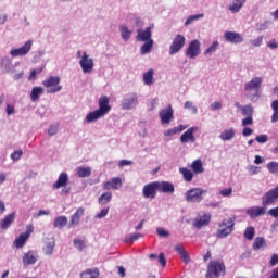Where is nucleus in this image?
Instances as JSON below:
<instances>
[{
	"mask_svg": "<svg viewBox=\"0 0 278 278\" xmlns=\"http://www.w3.org/2000/svg\"><path fill=\"white\" fill-rule=\"evenodd\" d=\"M236 227V218L223 219L218 224V229L216 231V238H227V236H231L233 233V229Z\"/></svg>",
	"mask_w": 278,
	"mask_h": 278,
	"instance_id": "obj_1",
	"label": "nucleus"
},
{
	"mask_svg": "<svg viewBox=\"0 0 278 278\" xmlns=\"http://www.w3.org/2000/svg\"><path fill=\"white\" fill-rule=\"evenodd\" d=\"M227 268L223 261H211L207 267L206 278H218L225 275Z\"/></svg>",
	"mask_w": 278,
	"mask_h": 278,
	"instance_id": "obj_2",
	"label": "nucleus"
},
{
	"mask_svg": "<svg viewBox=\"0 0 278 278\" xmlns=\"http://www.w3.org/2000/svg\"><path fill=\"white\" fill-rule=\"evenodd\" d=\"M42 86L47 88V92L50 94H55V92H60L62 90V86L60 85V76H51L42 81Z\"/></svg>",
	"mask_w": 278,
	"mask_h": 278,
	"instance_id": "obj_3",
	"label": "nucleus"
},
{
	"mask_svg": "<svg viewBox=\"0 0 278 278\" xmlns=\"http://www.w3.org/2000/svg\"><path fill=\"white\" fill-rule=\"evenodd\" d=\"M205 192L206 191L201 188H192L185 193V199L188 203H201Z\"/></svg>",
	"mask_w": 278,
	"mask_h": 278,
	"instance_id": "obj_4",
	"label": "nucleus"
},
{
	"mask_svg": "<svg viewBox=\"0 0 278 278\" xmlns=\"http://www.w3.org/2000/svg\"><path fill=\"white\" fill-rule=\"evenodd\" d=\"M186 47V37L184 35H176L169 47V55H175L179 53Z\"/></svg>",
	"mask_w": 278,
	"mask_h": 278,
	"instance_id": "obj_5",
	"label": "nucleus"
},
{
	"mask_svg": "<svg viewBox=\"0 0 278 278\" xmlns=\"http://www.w3.org/2000/svg\"><path fill=\"white\" fill-rule=\"evenodd\" d=\"M277 199H278V185L275 188L269 189L267 192H265V194L262 197V205L264 207H268V205H273V203H275Z\"/></svg>",
	"mask_w": 278,
	"mask_h": 278,
	"instance_id": "obj_6",
	"label": "nucleus"
},
{
	"mask_svg": "<svg viewBox=\"0 0 278 278\" xmlns=\"http://www.w3.org/2000/svg\"><path fill=\"white\" fill-rule=\"evenodd\" d=\"M201 54V42L198 39L192 40L186 51L187 58L194 60L198 55Z\"/></svg>",
	"mask_w": 278,
	"mask_h": 278,
	"instance_id": "obj_7",
	"label": "nucleus"
},
{
	"mask_svg": "<svg viewBox=\"0 0 278 278\" xmlns=\"http://www.w3.org/2000/svg\"><path fill=\"white\" fill-rule=\"evenodd\" d=\"M212 220V214L203 213L202 215H198L193 220V227L195 229H203V227H207Z\"/></svg>",
	"mask_w": 278,
	"mask_h": 278,
	"instance_id": "obj_8",
	"label": "nucleus"
},
{
	"mask_svg": "<svg viewBox=\"0 0 278 278\" xmlns=\"http://www.w3.org/2000/svg\"><path fill=\"white\" fill-rule=\"evenodd\" d=\"M79 64L83 73H91L94 68V60L90 59V55L86 52L83 53Z\"/></svg>",
	"mask_w": 278,
	"mask_h": 278,
	"instance_id": "obj_9",
	"label": "nucleus"
},
{
	"mask_svg": "<svg viewBox=\"0 0 278 278\" xmlns=\"http://www.w3.org/2000/svg\"><path fill=\"white\" fill-rule=\"evenodd\" d=\"M33 45H34V41L28 40L21 48L11 50L10 54L12 55V58H21L23 55H27V53L31 51Z\"/></svg>",
	"mask_w": 278,
	"mask_h": 278,
	"instance_id": "obj_10",
	"label": "nucleus"
},
{
	"mask_svg": "<svg viewBox=\"0 0 278 278\" xmlns=\"http://www.w3.org/2000/svg\"><path fill=\"white\" fill-rule=\"evenodd\" d=\"M144 199H155L157 197V181L150 182L143 187Z\"/></svg>",
	"mask_w": 278,
	"mask_h": 278,
	"instance_id": "obj_11",
	"label": "nucleus"
},
{
	"mask_svg": "<svg viewBox=\"0 0 278 278\" xmlns=\"http://www.w3.org/2000/svg\"><path fill=\"white\" fill-rule=\"evenodd\" d=\"M138 105V94L130 93L123 100L122 110H134Z\"/></svg>",
	"mask_w": 278,
	"mask_h": 278,
	"instance_id": "obj_12",
	"label": "nucleus"
},
{
	"mask_svg": "<svg viewBox=\"0 0 278 278\" xmlns=\"http://www.w3.org/2000/svg\"><path fill=\"white\" fill-rule=\"evenodd\" d=\"M162 125H169L174 118L173 106H168L159 112Z\"/></svg>",
	"mask_w": 278,
	"mask_h": 278,
	"instance_id": "obj_13",
	"label": "nucleus"
},
{
	"mask_svg": "<svg viewBox=\"0 0 278 278\" xmlns=\"http://www.w3.org/2000/svg\"><path fill=\"white\" fill-rule=\"evenodd\" d=\"M98 105V112H100L104 116L106 114H110V110H112V106L110 105V98H108V96H101L99 98Z\"/></svg>",
	"mask_w": 278,
	"mask_h": 278,
	"instance_id": "obj_14",
	"label": "nucleus"
},
{
	"mask_svg": "<svg viewBox=\"0 0 278 278\" xmlns=\"http://www.w3.org/2000/svg\"><path fill=\"white\" fill-rule=\"evenodd\" d=\"M199 128L197 127H190L189 129H187L181 136H180V142L182 144H187V142H197V138H194V132L198 130Z\"/></svg>",
	"mask_w": 278,
	"mask_h": 278,
	"instance_id": "obj_15",
	"label": "nucleus"
},
{
	"mask_svg": "<svg viewBox=\"0 0 278 278\" xmlns=\"http://www.w3.org/2000/svg\"><path fill=\"white\" fill-rule=\"evenodd\" d=\"M260 88H262V77H255L244 85L245 92H251V90L260 92Z\"/></svg>",
	"mask_w": 278,
	"mask_h": 278,
	"instance_id": "obj_16",
	"label": "nucleus"
},
{
	"mask_svg": "<svg viewBox=\"0 0 278 278\" xmlns=\"http://www.w3.org/2000/svg\"><path fill=\"white\" fill-rule=\"evenodd\" d=\"M118 188H123L121 177H113L110 181L103 184V190H118Z\"/></svg>",
	"mask_w": 278,
	"mask_h": 278,
	"instance_id": "obj_17",
	"label": "nucleus"
},
{
	"mask_svg": "<svg viewBox=\"0 0 278 278\" xmlns=\"http://www.w3.org/2000/svg\"><path fill=\"white\" fill-rule=\"evenodd\" d=\"M224 38L232 45H240V42L244 41V37L240 33L235 31H226Z\"/></svg>",
	"mask_w": 278,
	"mask_h": 278,
	"instance_id": "obj_18",
	"label": "nucleus"
},
{
	"mask_svg": "<svg viewBox=\"0 0 278 278\" xmlns=\"http://www.w3.org/2000/svg\"><path fill=\"white\" fill-rule=\"evenodd\" d=\"M156 187L159 192H163L165 194H173L175 192V185L168 181H156Z\"/></svg>",
	"mask_w": 278,
	"mask_h": 278,
	"instance_id": "obj_19",
	"label": "nucleus"
},
{
	"mask_svg": "<svg viewBox=\"0 0 278 278\" xmlns=\"http://www.w3.org/2000/svg\"><path fill=\"white\" fill-rule=\"evenodd\" d=\"M245 214H248L250 218H257L260 216H264V214H266V206H252L245 211Z\"/></svg>",
	"mask_w": 278,
	"mask_h": 278,
	"instance_id": "obj_20",
	"label": "nucleus"
},
{
	"mask_svg": "<svg viewBox=\"0 0 278 278\" xmlns=\"http://www.w3.org/2000/svg\"><path fill=\"white\" fill-rule=\"evenodd\" d=\"M137 40L138 42H148L151 39V27H147L143 29L137 30Z\"/></svg>",
	"mask_w": 278,
	"mask_h": 278,
	"instance_id": "obj_21",
	"label": "nucleus"
},
{
	"mask_svg": "<svg viewBox=\"0 0 278 278\" xmlns=\"http://www.w3.org/2000/svg\"><path fill=\"white\" fill-rule=\"evenodd\" d=\"M245 3L247 0H232L228 7V10L232 12V14H238V12L244 8Z\"/></svg>",
	"mask_w": 278,
	"mask_h": 278,
	"instance_id": "obj_22",
	"label": "nucleus"
},
{
	"mask_svg": "<svg viewBox=\"0 0 278 278\" xmlns=\"http://www.w3.org/2000/svg\"><path fill=\"white\" fill-rule=\"evenodd\" d=\"M66 184H68V174L66 173H61L56 182L53 185V188L55 190H60V188H64V186H66Z\"/></svg>",
	"mask_w": 278,
	"mask_h": 278,
	"instance_id": "obj_23",
	"label": "nucleus"
},
{
	"mask_svg": "<svg viewBox=\"0 0 278 278\" xmlns=\"http://www.w3.org/2000/svg\"><path fill=\"white\" fill-rule=\"evenodd\" d=\"M85 210L84 207L77 208L75 214L72 215L71 220H70V227H75V225H79V220L81 216H84Z\"/></svg>",
	"mask_w": 278,
	"mask_h": 278,
	"instance_id": "obj_24",
	"label": "nucleus"
},
{
	"mask_svg": "<svg viewBox=\"0 0 278 278\" xmlns=\"http://www.w3.org/2000/svg\"><path fill=\"white\" fill-rule=\"evenodd\" d=\"M16 218V213H10L7 215L1 222H0V229H8L12 223H14V219Z\"/></svg>",
	"mask_w": 278,
	"mask_h": 278,
	"instance_id": "obj_25",
	"label": "nucleus"
},
{
	"mask_svg": "<svg viewBox=\"0 0 278 278\" xmlns=\"http://www.w3.org/2000/svg\"><path fill=\"white\" fill-rule=\"evenodd\" d=\"M175 251L178 253L180 260H182L185 264H190V255L188 254V251L182 248V245H176Z\"/></svg>",
	"mask_w": 278,
	"mask_h": 278,
	"instance_id": "obj_26",
	"label": "nucleus"
},
{
	"mask_svg": "<svg viewBox=\"0 0 278 278\" xmlns=\"http://www.w3.org/2000/svg\"><path fill=\"white\" fill-rule=\"evenodd\" d=\"M36 262H38V260L36 258V254L34 253V251H28L27 253L24 254L23 264L25 266L36 264Z\"/></svg>",
	"mask_w": 278,
	"mask_h": 278,
	"instance_id": "obj_27",
	"label": "nucleus"
},
{
	"mask_svg": "<svg viewBox=\"0 0 278 278\" xmlns=\"http://www.w3.org/2000/svg\"><path fill=\"white\" fill-rule=\"evenodd\" d=\"M188 126H185V125H179L177 127H174V128H170L168 130H165L164 131V136L166 138H169L170 136H175L177 134H181V131H184L185 129H187Z\"/></svg>",
	"mask_w": 278,
	"mask_h": 278,
	"instance_id": "obj_28",
	"label": "nucleus"
},
{
	"mask_svg": "<svg viewBox=\"0 0 278 278\" xmlns=\"http://www.w3.org/2000/svg\"><path fill=\"white\" fill-rule=\"evenodd\" d=\"M105 116L103 113H101L99 110L92 111L86 116L87 123H94V121H99V118H103Z\"/></svg>",
	"mask_w": 278,
	"mask_h": 278,
	"instance_id": "obj_29",
	"label": "nucleus"
},
{
	"mask_svg": "<svg viewBox=\"0 0 278 278\" xmlns=\"http://www.w3.org/2000/svg\"><path fill=\"white\" fill-rule=\"evenodd\" d=\"M41 94H45V89L42 87H34L30 92L31 101H38Z\"/></svg>",
	"mask_w": 278,
	"mask_h": 278,
	"instance_id": "obj_30",
	"label": "nucleus"
},
{
	"mask_svg": "<svg viewBox=\"0 0 278 278\" xmlns=\"http://www.w3.org/2000/svg\"><path fill=\"white\" fill-rule=\"evenodd\" d=\"M179 173L182 174L185 181L190 182V181H192V179H194V174L192 173V170H190L186 167H180Z\"/></svg>",
	"mask_w": 278,
	"mask_h": 278,
	"instance_id": "obj_31",
	"label": "nucleus"
},
{
	"mask_svg": "<svg viewBox=\"0 0 278 278\" xmlns=\"http://www.w3.org/2000/svg\"><path fill=\"white\" fill-rule=\"evenodd\" d=\"M100 275L99 268L87 269L81 273L80 278H98Z\"/></svg>",
	"mask_w": 278,
	"mask_h": 278,
	"instance_id": "obj_32",
	"label": "nucleus"
},
{
	"mask_svg": "<svg viewBox=\"0 0 278 278\" xmlns=\"http://www.w3.org/2000/svg\"><path fill=\"white\" fill-rule=\"evenodd\" d=\"M111 201H112V192H104L98 199L99 205H102V206L108 205V203H110Z\"/></svg>",
	"mask_w": 278,
	"mask_h": 278,
	"instance_id": "obj_33",
	"label": "nucleus"
},
{
	"mask_svg": "<svg viewBox=\"0 0 278 278\" xmlns=\"http://www.w3.org/2000/svg\"><path fill=\"white\" fill-rule=\"evenodd\" d=\"M77 175L80 177V179H84L86 177H90L92 175V168L90 167H78L77 168Z\"/></svg>",
	"mask_w": 278,
	"mask_h": 278,
	"instance_id": "obj_34",
	"label": "nucleus"
},
{
	"mask_svg": "<svg viewBox=\"0 0 278 278\" xmlns=\"http://www.w3.org/2000/svg\"><path fill=\"white\" fill-rule=\"evenodd\" d=\"M191 168L197 175H199V173L205 172V169L203 168V162H201V160L193 161L191 164Z\"/></svg>",
	"mask_w": 278,
	"mask_h": 278,
	"instance_id": "obj_35",
	"label": "nucleus"
},
{
	"mask_svg": "<svg viewBox=\"0 0 278 278\" xmlns=\"http://www.w3.org/2000/svg\"><path fill=\"white\" fill-rule=\"evenodd\" d=\"M27 240H29V237H27V235H24V233L20 235V237L14 241L15 248L22 249V247H25V243L27 242Z\"/></svg>",
	"mask_w": 278,
	"mask_h": 278,
	"instance_id": "obj_36",
	"label": "nucleus"
},
{
	"mask_svg": "<svg viewBox=\"0 0 278 278\" xmlns=\"http://www.w3.org/2000/svg\"><path fill=\"white\" fill-rule=\"evenodd\" d=\"M68 224V218L66 216H59L54 219V227L58 229H62V227H66Z\"/></svg>",
	"mask_w": 278,
	"mask_h": 278,
	"instance_id": "obj_37",
	"label": "nucleus"
},
{
	"mask_svg": "<svg viewBox=\"0 0 278 278\" xmlns=\"http://www.w3.org/2000/svg\"><path fill=\"white\" fill-rule=\"evenodd\" d=\"M236 136V130L233 128H230L228 130H224V132L220 134L219 138L220 140H231Z\"/></svg>",
	"mask_w": 278,
	"mask_h": 278,
	"instance_id": "obj_38",
	"label": "nucleus"
},
{
	"mask_svg": "<svg viewBox=\"0 0 278 278\" xmlns=\"http://www.w3.org/2000/svg\"><path fill=\"white\" fill-rule=\"evenodd\" d=\"M153 70H149L143 74V81L146 86H153Z\"/></svg>",
	"mask_w": 278,
	"mask_h": 278,
	"instance_id": "obj_39",
	"label": "nucleus"
},
{
	"mask_svg": "<svg viewBox=\"0 0 278 278\" xmlns=\"http://www.w3.org/2000/svg\"><path fill=\"white\" fill-rule=\"evenodd\" d=\"M53 249H55V240H51L50 242H47L43 247V252L46 255H53Z\"/></svg>",
	"mask_w": 278,
	"mask_h": 278,
	"instance_id": "obj_40",
	"label": "nucleus"
},
{
	"mask_svg": "<svg viewBox=\"0 0 278 278\" xmlns=\"http://www.w3.org/2000/svg\"><path fill=\"white\" fill-rule=\"evenodd\" d=\"M266 245V241L264 240L263 237H256L255 241L253 243V249L254 251H260V249H262V247Z\"/></svg>",
	"mask_w": 278,
	"mask_h": 278,
	"instance_id": "obj_41",
	"label": "nucleus"
},
{
	"mask_svg": "<svg viewBox=\"0 0 278 278\" xmlns=\"http://www.w3.org/2000/svg\"><path fill=\"white\" fill-rule=\"evenodd\" d=\"M151 49H153V39H150L149 41H146L143 46L141 47V53L142 55L151 52Z\"/></svg>",
	"mask_w": 278,
	"mask_h": 278,
	"instance_id": "obj_42",
	"label": "nucleus"
},
{
	"mask_svg": "<svg viewBox=\"0 0 278 278\" xmlns=\"http://www.w3.org/2000/svg\"><path fill=\"white\" fill-rule=\"evenodd\" d=\"M266 168L271 173V175H278V162L271 161L267 163Z\"/></svg>",
	"mask_w": 278,
	"mask_h": 278,
	"instance_id": "obj_43",
	"label": "nucleus"
},
{
	"mask_svg": "<svg viewBox=\"0 0 278 278\" xmlns=\"http://www.w3.org/2000/svg\"><path fill=\"white\" fill-rule=\"evenodd\" d=\"M244 238L247 240H253V238H255V227L249 226L248 228H245Z\"/></svg>",
	"mask_w": 278,
	"mask_h": 278,
	"instance_id": "obj_44",
	"label": "nucleus"
},
{
	"mask_svg": "<svg viewBox=\"0 0 278 278\" xmlns=\"http://www.w3.org/2000/svg\"><path fill=\"white\" fill-rule=\"evenodd\" d=\"M121 31V36L124 40H129V38H131V30H129V28L127 26H122L119 28Z\"/></svg>",
	"mask_w": 278,
	"mask_h": 278,
	"instance_id": "obj_45",
	"label": "nucleus"
},
{
	"mask_svg": "<svg viewBox=\"0 0 278 278\" xmlns=\"http://www.w3.org/2000/svg\"><path fill=\"white\" fill-rule=\"evenodd\" d=\"M203 16H204L203 14L191 15L186 20L185 25L186 26L191 25L192 23H194V21H199V18H203Z\"/></svg>",
	"mask_w": 278,
	"mask_h": 278,
	"instance_id": "obj_46",
	"label": "nucleus"
},
{
	"mask_svg": "<svg viewBox=\"0 0 278 278\" xmlns=\"http://www.w3.org/2000/svg\"><path fill=\"white\" fill-rule=\"evenodd\" d=\"M140 238H144V236L142 233L129 235L126 237L125 242H136V240H140Z\"/></svg>",
	"mask_w": 278,
	"mask_h": 278,
	"instance_id": "obj_47",
	"label": "nucleus"
},
{
	"mask_svg": "<svg viewBox=\"0 0 278 278\" xmlns=\"http://www.w3.org/2000/svg\"><path fill=\"white\" fill-rule=\"evenodd\" d=\"M241 112H242L243 116H247V117L248 116H253V106L245 105V106L242 108Z\"/></svg>",
	"mask_w": 278,
	"mask_h": 278,
	"instance_id": "obj_48",
	"label": "nucleus"
},
{
	"mask_svg": "<svg viewBox=\"0 0 278 278\" xmlns=\"http://www.w3.org/2000/svg\"><path fill=\"white\" fill-rule=\"evenodd\" d=\"M216 49H218V41H214L212 46L204 51V55L216 52Z\"/></svg>",
	"mask_w": 278,
	"mask_h": 278,
	"instance_id": "obj_49",
	"label": "nucleus"
},
{
	"mask_svg": "<svg viewBox=\"0 0 278 278\" xmlns=\"http://www.w3.org/2000/svg\"><path fill=\"white\" fill-rule=\"evenodd\" d=\"M74 247H76V249H78V251H84V249H86V243H84V240H81V239H75Z\"/></svg>",
	"mask_w": 278,
	"mask_h": 278,
	"instance_id": "obj_50",
	"label": "nucleus"
},
{
	"mask_svg": "<svg viewBox=\"0 0 278 278\" xmlns=\"http://www.w3.org/2000/svg\"><path fill=\"white\" fill-rule=\"evenodd\" d=\"M185 110H190L192 114H197V112H199L197 106L192 105L191 101L185 102Z\"/></svg>",
	"mask_w": 278,
	"mask_h": 278,
	"instance_id": "obj_51",
	"label": "nucleus"
},
{
	"mask_svg": "<svg viewBox=\"0 0 278 278\" xmlns=\"http://www.w3.org/2000/svg\"><path fill=\"white\" fill-rule=\"evenodd\" d=\"M219 194H220V197H230L231 194H233V188L228 187L226 189H222L219 191Z\"/></svg>",
	"mask_w": 278,
	"mask_h": 278,
	"instance_id": "obj_52",
	"label": "nucleus"
},
{
	"mask_svg": "<svg viewBox=\"0 0 278 278\" xmlns=\"http://www.w3.org/2000/svg\"><path fill=\"white\" fill-rule=\"evenodd\" d=\"M110 212V206L103 207L97 215L96 218H105Z\"/></svg>",
	"mask_w": 278,
	"mask_h": 278,
	"instance_id": "obj_53",
	"label": "nucleus"
},
{
	"mask_svg": "<svg viewBox=\"0 0 278 278\" xmlns=\"http://www.w3.org/2000/svg\"><path fill=\"white\" fill-rule=\"evenodd\" d=\"M255 140L258 144H266V142H268V135L256 136Z\"/></svg>",
	"mask_w": 278,
	"mask_h": 278,
	"instance_id": "obj_54",
	"label": "nucleus"
},
{
	"mask_svg": "<svg viewBox=\"0 0 278 278\" xmlns=\"http://www.w3.org/2000/svg\"><path fill=\"white\" fill-rule=\"evenodd\" d=\"M22 155H23V150H17L11 154V160H13V162H16L21 160Z\"/></svg>",
	"mask_w": 278,
	"mask_h": 278,
	"instance_id": "obj_55",
	"label": "nucleus"
},
{
	"mask_svg": "<svg viewBox=\"0 0 278 278\" xmlns=\"http://www.w3.org/2000/svg\"><path fill=\"white\" fill-rule=\"evenodd\" d=\"M156 233H157V236H160L161 238H168V236H170V233L168 232V230H165L164 228H157V229H156Z\"/></svg>",
	"mask_w": 278,
	"mask_h": 278,
	"instance_id": "obj_56",
	"label": "nucleus"
},
{
	"mask_svg": "<svg viewBox=\"0 0 278 278\" xmlns=\"http://www.w3.org/2000/svg\"><path fill=\"white\" fill-rule=\"evenodd\" d=\"M250 175H257V173H260L262 170V167H257L255 165H251L249 168H248Z\"/></svg>",
	"mask_w": 278,
	"mask_h": 278,
	"instance_id": "obj_57",
	"label": "nucleus"
},
{
	"mask_svg": "<svg viewBox=\"0 0 278 278\" xmlns=\"http://www.w3.org/2000/svg\"><path fill=\"white\" fill-rule=\"evenodd\" d=\"M262 42H264V37H258L251 41L252 47H262Z\"/></svg>",
	"mask_w": 278,
	"mask_h": 278,
	"instance_id": "obj_58",
	"label": "nucleus"
},
{
	"mask_svg": "<svg viewBox=\"0 0 278 278\" xmlns=\"http://www.w3.org/2000/svg\"><path fill=\"white\" fill-rule=\"evenodd\" d=\"M248 125H253V116H248L242 119V127H248Z\"/></svg>",
	"mask_w": 278,
	"mask_h": 278,
	"instance_id": "obj_59",
	"label": "nucleus"
},
{
	"mask_svg": "<svg viewBox=\"0 0 278 278\" xmlns=\"http://www.w3.org/2000/svg\"><path fill=\"white\" fill-rule=\"evenodd\" d=\"M159 262H160V264H161L163 267L166 266V256L164 255V252H161V253L159 254Z\"/></svg>",
	"mask_w": 278,
	"mask_h": 278,
	"instance_id": "obj_60",
	"label": "nucleus"
},
{
	"mask_svg": "<svg viewBox=\"0 0 278 278\" xmlns=\"http://www.w3.org/2000/svg\"><path fill=\"white\" fill-rule=\"evenodd\" d=\"M270 266H277L278 264V254H273L269 261Z\"/></svg>",
	"mask_w": 278,
	"mask_h": 278,
	"instance_id": "obj_61",
	"label": "nucleus"
},
{
	"mask_svg": "<svg viewBox=\"0 0 278 278\" xmlns=\"http://www.w3.org/2000/svg\"><path fill=\"white\" fill-rule=\"evenodd\" d=\"M268 214H269V216H273L274 218H278V206L274 207V208H270L268 211Z\"/></svg>",
	"mask_w": 278,
	"mask_h": 278,
	"instance_id": "obj_62",
	"label": "nucleus"
},
{
	"mask_svg": "<svg viewBox=\"0 0 278 278\" xmlns=\"http://www.w3.org/2000/svg\"><path fill=\"white\" fill-rule=\"evenodd\" d=\"M48 134L49 136H55V134H58V126H50L48 129Z\"/></svg>",
	"mask_w": 278,
	"mask_h": 278,
	"instance_id": "obj_63",
	"label": "nucleus"
},
{
	"mask_svg": "<svg viewBox=\"0 0 278 278\" xmlns=\"http://www.w3.org/2000/svg\"><path fill=\"white\" fill-rule=\"evenodd\" d=\"M252 134H253V129L244 126L242 136L247 137V136H251Z\"/></svg>",
	"mask_w": 278,
	"mask_h": 278,
	"instance_id": "obj_64",
	"label": "nucleus"
}]
</instances>
